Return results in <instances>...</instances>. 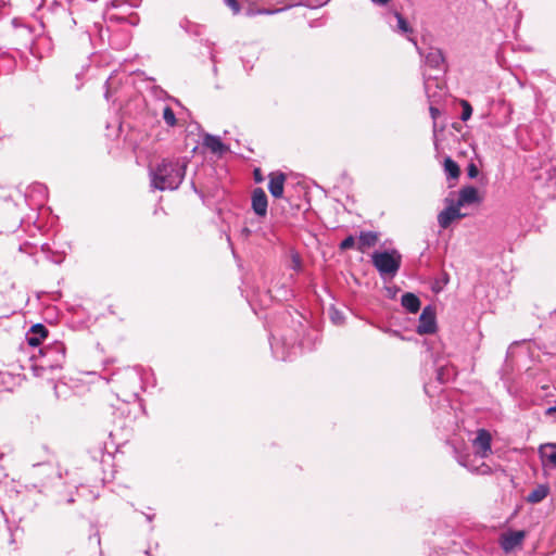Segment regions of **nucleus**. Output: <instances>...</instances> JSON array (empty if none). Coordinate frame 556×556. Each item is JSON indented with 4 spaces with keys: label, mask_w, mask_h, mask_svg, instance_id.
<instances>
[{
    "label": "nucleus",
    "mask_w": 556,
    "mask_h": 556,
    "mask_svg": "<svg viewBox=\"0 0 556 556\" xmlns=\"http://www.w3.org/2000/svg\"><path fill=\"white\" fill-rule=\"evenodd\" d=\"M188 161L163 160L155 168H150L151 187L154 190H176L182 182Z\"/></svg>",
    "instance_id": "obj_1"
},
{
    "label": "nucleus",
    "mask_w": 556,
    "mask_h": 556,
    "mask_svg": "<svg viewBox=\"0 0 556 556\" xmlns=\"http://www.w3.org/2000/svg\"><path fill=\"white\" fill-rule=\"evenodd\" d=\"M395 17L397 20V29L401 33H404V34H412L413 33L412 27L408 25L406 20L400 13L396 12L395 13Z\"/></svg>",
    "instance_id": "obj_22"
},
{
    "label": "nucleus",
    "mask_w": 556,
    "mask_h": 556,
    "mask_svg": "<svg viewBox=\"0 0 556 556\" xmlns=\"http://www.w3.org/2000/svg\"><path fill=\"white\" fill-rule=\"evenodd\" d=\"M48 337L47 328L41 324H36L31 326L29 331L26 334V341L31 346H38L41 344L42 340Z\"/></svg>",
    "instance_id": "obj_13"
},
{
    "label": "nucleus",
    "mask_w": 556,
    "mask_h": 556,
    "mask_svg": "<svg viewBox=\"0 0 556 556\" xmlns=\"http://www.w3.org/2000/svg\"><path fill=\"white\" fill-rule=\"evenodd\" d=\"M378 241V235L374 231H362L358 238L357 249L364 252L366 249L374 247Z\"/></svg>",
    "instance_id": "obj_16"
},
{
    "label": "nucleus",
    "mask_w": 556,
    "mask_h": 556,
    "mask_svg": "<svg viewBox=\"0 0 556 556\" xmlns=\"http://www.w3.org/2000/svg\"><path fill=\"white\" fill-rule=\"evenodd\" d=\"M547 412H548V413H554V412H556V406L549 407Z\"/></svg>",
    "instance_id": "obj_37"
},
{
    "label": "nucleus",
    "mask_w": 556,
    "mask_h": 556,
    "mask_svg": "<svg viewBox=\"0 0 556 556\" xmlns=\"http://www.w3.org/2000/svg\"><path fill=\"white\" fill-rule=\"evenodd\" d=\"M540 454L556 466V444L549 443L540 446Z\"/></svg>",
    "instance_id": "obj_18"
},
{
    "label": "nucleus",
    "mask_w": 556,
    "mask_h": 556,
    "mask_svg": "<svg viewBox=\"0 0 556 556\" xmlns=\"http://www.w3.org/2000/svg\"><path fill=\"white\" fill-rule=\"evenodd\" d=\"M525 538L526 532L522 530L505 532L500 536V546L505 553H510L521 546Z\"/></svg>",
    "instance_id": "obj_5"
},
{
    "label": "nucleus",
    "mask_w": 556,
    "mask_h": 556,
    "mask_svg": "<svg viewBox=\"0 0 556 556\" xmlns=\"http://www.w3.org/2000/svg\"><path fill=\"white\" fill-rule=\"evenodd\" d=\"M269 182H268V190L270 194L276 198L280 199L283 195L285 190V182H286V175L281 172H271L268 175Z\"/></svg>",
    "instance_id": "obj_11"
},
{
    "label": "nucleus",
    "mask_w": 556,
    "mask_h": 556,
    "mask_svg": "<svg viewBox=\"0 0 556 556\" xmlns=\"http://www.w3.org/2000/svg\"><path fill=\"white\" fill-rule=\"evenodd\" d=\"M437 321L435 312L431 306H426L419 316V324L417 326V332L419 334H430L435 332Z\"/></svg>",
    "instance_id": "obj_6"
},
{
    "label": "nucleus",
    "mask_w": 556,
    "mask_h": 556,
    "mask_svg": "<svg viewBox=\"0 0 556 556\" xmlns=\"http://www.w3.org/2000/svg\"><path fill=\"white\" fill-rule=\"evenodd\" d=\"M430 114H431L432 118L435 119L437 116L440 114V111H439V109H437V108L431 105L430 106Z\"/></svg>",
    "instance_id": "obj_32"
},
{
    "label": "nucleus",
    "mask_w": 556,
    "mask_h": 556,
    "mask_svg": "<svg viewBox=\"0 0 556 556\" xmlns=\"http://www.w3.org/2000/svg\"><path fill=\"white\" fill-rule=\"evenodd\" d=\"M426 64L433 68H440L444 63V55L440 49H430L425 58Z\"/></svg>",
    "instance_id": "obj_17"
},
{
    "label": "nucleus",
    "mask_w": 556,
    "mask_h": 556,
    "mask_svg": "<svg viewBox=\"0 0 556 556\" xmlns=\"http://www.w3.org/2000/svg\"><path fill=\"white\" fill-rule=\"evenodd\" d=\"M65 361V345L54 341L40 350V356L31 369L35 376L43 377L47 370L60 369Z\"/></svg>",
    "instance_id": "obj_2"
},
{
    "label": "nucleus",
    "mask_w": 556,
    "mask_h": 556,
    "mask_svg": "<svg viewBox=\"0 0 556 556\" xmlns=\"http://www.w3.org/2000/svg\"><path fill=\"white\" fill-rule=\"evenodd\" d=\"M533 189L544 198H556V157L541 164L533 177Z\"/></svg>",
    "instance_id": "obj_3"
},
{
    "label": "nucleus",
    "mask_w": 556,
    "mask_h": 556,
    "mask_svg": "<svg viewBox=\"0 0 556 556\" xmlns=\"http://www.w3.org/2000/svg\"><path fill=\"white\" fill-rule=\"evenodd\" d=\"M465 216L466 215L460 212V206L456 203H451L439 213L438 223L441 228L446 229L454 220L460 219Z\"/></svg>",
    "instance_id": "obj_9"
},
{
    "label": "nucleus",
    "mask_w": 556,
    "mask_h": 556,
    "mask_svg": "<svg viewBox=\"0 0 556 556\" xmlns=\"http://www.w3.org/2000/svg\"><path fill=\"white\" fill-rule=\"evenodd\" d=\"M547 493H548L547 488L544 485H540L529 493L527 501L529 503H533V504L540 503L547 496Z\"/></svg>",
    "instance_id": "obj_19"
},
{
    "label": "nucleus",
    "mask_w": 556,
    "mask_h": 556,
    "mask_svg": "<svg viewBox=\"0 0 556 556\" xmlns=\"http://www.w3.org/2000/svg\"><path fill=\"white\" fill-rule=\"evenodd\" d=\"M198 149H199V147H198V146H197V147H193L192 151L194 152V151H195V150H198Z\"/></svg>",
    "instance_id": "obj_39"
},
{
    "label": "nucleus",
    "mask_w": 556,
    "mask_h": 556,
    "mask_svg": "<svg viewBox=\"0 0 556 556\" xmlns=\"http://www.w3.org/2000/svg\"><path fill=\"white\" fill-rule=\"evenodd\" d=\"M481 199L479 197L477 188L472 186H467L459 190L456 204L462 207L465 205L479 203Z\"/></svg>",
    "instance_id": "obj_12"
},
{
    "label": "nucleus",
    "mask_w": 556,
    "mask_h": 556,
    "mask_svg": "<svg viewBox=\"0 0 556 556\" xmlns=\"http://www.w3.org/2000/svg\"><path fill=\"white\" fill-rule=\"evenodd\" d=\"M283 9H276V10H268V9H261L257 11L258 14H275V13H278V12H281Z\"/></svg>",
    "instance_id": "obj_29"
},
{
    "label": "nucleus",
    "mask_w": 556,
    "mask_h": 556,
    "mask_svg": "<svg viewBox=\"0 0 556 556\" xmlns=\"http://www.w3.org/2000/svg\"><path fill=\"white\" fill-rule=\"evenodd\" d=\"M402 306L409 313L415 314L420 308V300L414 293L407 292L402 295Z\"/></svg>",
    "instance_id": "obj_15"
},
{
    "label": "nucleus",
    "mask_w": 556,
    "mask_h": 556,
    "mask_svg": "<svg viewBox=\"0 0 556 556\" xmlns=\"http://www.w3.org/2000/svg\"><path fill=\"white\" fill-rule=\"evenodd\" d=\"M354 245H355L354 237L353 236H349L344 240L341 241L340 249L341 250H349V249L354 248Z\"/></svg>",
    "instance_id": "obj_25"
},
{
    "label": "nucleus",
    "mask_w": 556,
    "mask_h": 556,
    "mask_svg": "<svg viewBox=\"0 0 556 556\" xmlns=\"http://www.w3.org/2000/svg\"><path fill=\"white\" fill-rule=\"evenodd\" d=\"M491 434L485 429H479L477 432V437L472 441V445L475 447L476 454L485 458L491 454Z\"/></svg>",
    "instance_id": "obj_7"
},
{
    "label": "nucleus",
    "mask_w": 556,
    "mask_h": 556,
    "mask_svg": "<svg viewBox=\"0 0 556 556\" xmlns=\"http://www.w3.org/2000/svg\"><path fill=\"white\" fill-rule=\"evenodd\" d=\"M407 39H408V40H409V41H410V42H412V43L417 48V50L419 51V48H418V46H417V41H416V39H415L414 37H412V36H408V37H407Z\"/></svg>",
    "instance_id": "obj_35"
},
{
    "label": "nucleus",
    "mask_w": 556,
    "mask_h": 556,
    "mask_svg": "<svg viewBox=\"0 0 556 556\" xmlns=\"http://www.w3.org/2000/svg\"><path fill=\"white\" fill-rule=\"evenodd\" d=\"M478 175V168L475 164H470L468 166V176L470 178H475Z\"/></svg>",
    "instance_id": "obj_27"
},
{
    "label": "nucleus",
    "mask_w": 556,
    "mask_h": 556,
    "mask_svg": "<svg viewBox=\"0 0 556 556\" xmlns=\"http://www.w3.org/2000/svg\"><path fill=\"white\" fill-rule=\"evenodd\" d=\"M204 139L212 140V139H219V138L215 137V136L206 135Z\"/></svg>",
    "instance_id": "obj_36"
},
{
    "label": "nucleus",
    "mask_w": 556,
    "mask_h": 556,
    "mask_svg": "<svg viewBox=\"0 0 556 556\" xmlns=\"http://www.w3.org/2000/svg\"><path fill=\"white\" fill-rule=\"evenodd\" d=\"M163 119L166 123V125L173 127L176 125V116L173 110L169 106H165L163 109Z\"/></svg>",
    "instance_id": "obj_23"
},
{
    "label": "nucleus",
    "mask_w": 556,
    "mask_h": 556,
    "mask_svg": "<svg viewBox=\"0 0 556 556\" xmlns=\"http://www.w3.org/2000/svg\"><path fill=\"white\" fill-rule=\"evenodd\" d=\"M370 1L378 5H387L391 0H370Z\"/></svg>",
    "instance_id": "obj_34"
},
{
    "label": "nucleus",
    "mask_w": 556,
    "mask_h": 556,
    "mask_svg": "<svg viewBox=\"0 0 556 556\" xmlns=\"http://www.w3.org/2000/svg\"><path fill=\"white\" fill-rule=\"evenodd\" d=\"M460 106H462V109H463V111H462V115H460V118H462L463 121H467V119H469V118H470V116H471V114H472V108H471V105L469 104V102H468V101H466V100H462V101H460Z\"/></svg>",
    "instance_id": "obj_24"
},
{
    "label": "nucleus",
    "mask_w": 556,
    "mask_h": 556,
    "mask_svg": "<svg viewBox=\"0 0 556 556\" xmlns=\"http://www.w3.org/2000/svg\"><path fill=\"white\" fill-rule=\"evenodd\" d=\"M251 202L253 212L260 217H265L267 214L268 201L267 195L262 188H255L252 191Z\"/></svg>",
    "instance_id": "obj_10"
},
{
    "label": "nucleus",
    "mask_w": 556,
    "mask_h": 556,
    "mask_svg": "<svg viewBox=\"0 0 556 556\" xmlns=\"http://www.w3.org/2000/svg\"><path fill=\"white\" fill-rule=\"evenodd\" d=\"M459 463H460L463 466H465V467L469 468V467H468V465L465 463V460H460Z\"/></svg>",
    "instance_id": "obj_38"
},
{
    "label": "nucleus",
    "mask_w": 556,
    "mask_h": 556,
    "mask_svg": "<svg viewBox=\"0 0 556 556\" xmlns=\"http://www.w3.org/2000/svg\"><path fill=\"white\" fill-rule=\"evenodd\" d=\"M47 192L48 190L45 185L39 182L31 184L25 192V200L29 206H40L47 198Z\"/></svg>",
    "instance_id": "obj_8"
},
{
    "label": "nucleus",
    "mask_w": 556,
    "mask_h": 556,
    "mask_svg": "<svg viewBox=\"0 0 556 556\" xmlns=\"http://www.w3.org/2000/svg\"><path fill=\"white\" fill-rule=\"evenodd\" d=\"M402 256L397 251L375 252L372 264L382 277H394L401 267Z\"/></svg>",
    "instance_id": "obj_4"
},
{
    "label": "nucleus",
    "mask_w": 556,
    "mask_h": 556,
    "mask_svg": "<svg viewBox=\"0 0 556 556\" xmlns=\"http://www.w3.org/2000/svg\"><path fill=\"white\" fill-rule=\"evenodd\" d=\"M444 172L452 179H456L460 173L459 166L451 157L444 160Z\"/></svg>",
    "instance_id": "obj_20"
},
{
    "label": "nucleus",
    "mask_w": 556,
    "mask_h": 556,
    "mask_svg": "<svg viewBox=\"0 0 556 556\" xmlns=\"http://www.w3.org/2000/svg\"><path fill=\"white\" fill-rule=\"evenodd\" d=\"M292 267L295 270H299L300 267H301V260H300V256L298 254H294L292 256Z\"/></svg>",
    "instance_id": "obj_26"
},
{
    "label": "nucleus",
    "mask_w": 556,
    "mask_h": 556,
    "mask_svg": "<svg viewBox=\"0 0 556 556\" xmlns=\"http://www.w3.org/2000/svg\"><path fill=\"white\" fill-rule=\"evenodd\" d=\"M431 79L427 78L425 79V89H426V92L430 96V88H431Z\"/></svg>",
    "instance_id": "obj_33"
},
{
    "label": "nucleus",
    "mask_w": 556,
    "mask_h": 556,
    "mask_svg": "<svg viewBox=\"0 0 556 556\" xmlns=\"http://www.w3.org/2000/svg\"><path fill=\"white\" fill-rule=\"evenodd\" d=\"M227 4L233 10L235 13H238L240 10V7L236 0H226Z\"/></svg>",
    "instance_id": "obj_28"
},
{
    "label": "nucleus",
    "mask_w": 556,
    "mask_h": 556,
    "mask_svg": "<svg viewBox=\"0 0 556 556\" xmlns=\"http://www.w3.org/2000/svg\"><path fill=\"white\" fill-rule=\"evenodd\" d=\"M477 470L480 473L485 475L490 472V467L483 464L481 467L477 468Z\"/></svg>",
    "instance_id": "obj_31"
},
{
    "label": "nucleus",
    "mask_w": 556,
    "mask_h": 556,
    "mask_svg": "<svg viewBox=\"0 0 556 556\" xmlns=\"http://www.w3.org/2000/svg\"><path fill=\"white\" fill-rule=\"evenodd\" d=\"M271 351H273V354L276 358L278 359H281V361H287L290 358L291 356V353L290 352H285L282 345L283 343L278 341V340H274L271 343Z\"/></svg>",
    "instance_id": "obj_21"
},
{
    "label": "nucleus",
    "mask_w": 556,
    "mask_h": 556,
    "mask_svg": "<svg viewBox=\"0 0 556 556\" xmlns=\"http://www.w3.org/2000/svg\"><path fill=\"white\" fill-rule=\"evenodd\" d=\"M253 175H254L255 182H262L263 181L264 178L262 176V173H261L260 168H255L254 172H253Z\"/></svg>",
    "instance_id": "obj_30"
},
{
    "label": "nucleus",
    "mask_w": 556,
    "mask_h": 556,
    "mask_svg": "<svg viewBox=\"0 0 556 556\" xmlns=\"http://www.w3.org/2000/svg\"><path fill=\"white\" fill-rule=\"evenodd\" d=\"M201 149L216 157H222L229 150L224 141H202Z\"/></svg>",
    "instance_id": "obj_14"
}]
</instances>
